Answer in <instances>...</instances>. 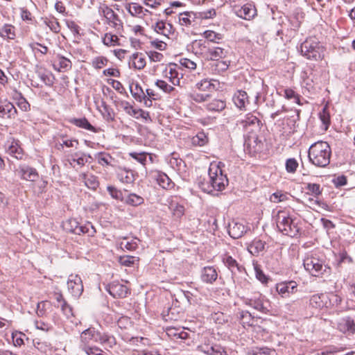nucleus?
Returning a JSON list of instances; mask_svg holds the SVG:
<instances>
[{
    "label": "nucleus",
    "mask_w": 355,
    "mask_h": 355,
    "mask_svg": "<svg viewBox=\"0 0 355 355\" xmlns=\"http://www.w3.org/2000/svg\"><path fill=\"white\" fill-rule=\"evenodd\" d=\"M331 150L326 141H319L313 144L309 149V162L317 167L324 168L330 163Z\"/></svg>",
    "instance_id": "obj_1"
},
{
    "label": "nucleus",
    "mask_w": 355,
    "mask_h": 355,
    "mask_svg": "<svg viewBox=\"0 0 355 355\" xmlns=\"http://www.w3.org/2000/svg\"><path fill=\"white\" fill-rule=\"evenodd\" d=\"M276 223L278 230L284 235L295 237L300 232V227L295 223V218L289 212L285 210L278 211L276 216Z\"/></svg>",
    "instance_id": "obj_2"
},
{
    "label": "nucleus",
    "mask_w": 355,
    "mask_h": 355,
    "mask_svg": "<svg viewBox=\"0 0 355 355\" xmlns=\"http://www.w3.org/2000/svg\"><path fill=\"white\" fill-rule=\"evenodd\" d=\"M302 55L309 60H320L324 57V47L315 37H309L300 45Z\"/></svg>",
    "instance_id": "obj_3"
},
{
    "label": "nucleus",
    "mask_w": 355,
    "mask_h": 355,
    "mask_svg": "<svg viewBox=\"0 0 355 355\" xmlns=\"http://www.w3.org/2000/svg\"><path fill=\"white\" fill-rule=\"evenodd\" d=\"M304 266L306 270L315 277H319L325 272H330V268L324 264V260L313 254L307 256L304 259Z\"/></svg>",
    "instance_id": "obj_4"
},
{
    "label": "nucleus",
    "mask_w": 355,
    "mask_h": 355,
    "mask_svg": "<svg viewBox=\"0 0 355 355\" xmlns=\"http://www.w3.org/2000/svg\"><path fill=\"white\" fill-rule=\"evenodd\" d=\"M214 191H220L228 184V179L217 165H211L208 173Z\"/></svg>",
    "instance_id": "obj_5"
},
{
    "label": "nucleus",
    "mask_w": 355,
    "mask_h": 355,
    "mask_svg": "<svg viewBox=\"0 0 355 355\" xmlns=\"http://www.w3.org/2000/svg\"><path fill=\"white\" fill-rule=\"evenodd\" d=\"M236 125L242 129L247 135L257 134L261 128V121L252 114H248L243 118L236 121Z\"/></svg>",
    "instance_id": "obj_6"
},
{
    "label": "nucleus",
    "mask_w": 355,
    "mask_h": 355,
    "mask_svg": "<svg viewBox=\"0 0 355 355\" xmlns=\"http://www.w3.org/2000/svg\"><path fill=\"white\" fill-rule=\"evenodd\" d=\"M98 13L103 15L107 21V24L115 29L119 30L123 27V23L119 17L107 5L98 7Z\"/></svg>",
    "instance_id": "obj_7"
},
{
    "label": "nucleus",
    "mask_w": 355,
    "mask_h": 355,
    "mask_svg": "<svg viewBox=\"0 0 355 355\" xmlns=\"http://www.w3.org/2000/svg\"><path fill=\"white\" fill-rule=\"evenodd\" d=\"M70 225L69 231L76 234H87L89 236H94L96 233V229L90 222H86L85 224H80L76 219L69 220Z\"/></svg>",
    "instance_id": "obj_8"
},
{
    "label": "nucleus",
    "mask_w": 355,
    "mask_h": 355,
    "mask_svg": "<svg viewBox=\"0 0 355 355\" xmlns=\"http://www.w3.org/2000/svg\"><path fill=\"white\" fill-rule=\"evenodd\" d=\"M180 70L181 69L178 64L170 63L163 71V76L168 78L173 85L180 86V79L183 77V74Z\"/></svg>",
    "instance_id": "obj_9"
},
{
    "label": "nucleus",
    "mask_w": 355,
    "mask_h": 355,
    "mask_svg": "<svg viewBox=\"0 0 355 355\" xmlns=\"http://www.w3.org/2000/svg\"><path fill=\"white\" fill-rule=\"evenodd\" d=\"M244 146L250 154H256L262 151L263 143L257 134L247 135Z\"/></svg>",
    "instance_id": "obj_10"
},
{
    "label": "nucleus",
    "mask_w": 355,
    "mask_h": 355,
    "mask_svg": "<svg viewBox=\"0 0 355 355\" xmlns=\"http://www.w3.org/2000/svg\"><path fill=\"white\" fill-rule=\"evenodd\" d=\"M234 12L236 16L245 20H251L257 15L255 6L251 3H247L242 6H234Z\"/></svg>",
    "instance_id": "obj_11"
},
{
    "label": "nucleus",
    "mask_w": 355,
    "mask_h": 355,
    "mask_svg": "<svg viewBox=\"0 0 355 355\" xmlns=\"http://www.w3.org/2000/svg\"><path fill=\"white\" fill-rule=\"evenodd\" d=\"M67 288L72 296L79 297L83 291L81 278L77 275H69L67 281Z\"/></svg>",
    "instance_id": "obj_12"
},
{
    "label": "nucleus",
    "mask_w": 355,
    "mask_h": 355,
    "mask_svg": "<svg viewBox=\"0 0 355 355\" xmlns=\"http://www.w3.org/2000/svg\"><path fill=\"white\" fill-rule=\"evenodd\" d=\"M105 289L114 298L125 297L129 293L126 286L115 281L107 284Z\"/></svg>",
    "instance_id": "obj_13"
},
{
    "label": "nucleus",
    "mask_w": 355,
    "mask_h": 355,
    "mask_svg": "<svg viewBox=\"0 0 355 355\" xmlns=\"http://www.w3.org/2000/svg\"><path fill=\"white\" fill-rule=\"evenodd\" d=\"M6 152L12 157L21 159L24 156V150L20 145V141L12 137L9 138L6 144Z\"/></svg>",
    "instance_id": "obj_14"
},
{
    "label": "nucleus",
    "mask_w": 355,
    "mask_h": 355,
    "mask_svg": "<svg viewBox=\"0 0 355 355\" xmlns=\"http://www.w3.org/2000/svg\"><path fill=\"white\" fill-rule=\"evenodd\" d=\"M336 328L342 333L348 335L354 334L355 332L354 320L350 317H345L336 322Z\"/></svg>",
    "instance_id": "obj_15"
},
{
    "label": "nucleus",
    "mask_w": 355,
    "mask_h": 355,
    "mask_svg": "<svg viewBox=\"0 0 355 355\" xmlns=\"http://www.w3.org/2000/svg\"><path fill=\"white\" fill-rule=\"evenodd\" d=\"M16 172L21 179L27 181L34 182L39 178L36 169L27 165H20Z\"/></svg>",
    "instance_id": "obj_16"
},
{
    "label": "nucleus",
    "mask_w": 355,
    "mask_h": 355,
    "mask_svg": "<svg viewBox=\"0 0 355 355\" xmlns=\"http://www.w3.org/2000/svg\"><path fill=\"white\" fill-rule=\"evenodd\" d=\"M297 286L294 281L284 282L277 284L276 291L282 297H287L297 291Z\"/></svg>",
    "instance_id": "obj_17"
},
{
    "label": "nucleus",
    "mask_w": 355,
    "mask_h": 355,
    "mask_svg": "<svg viewBox=\"0 0 355 355\" xmlns=\"http://www.w3.org/2000/svg\"><path fill=\"white\" fill-rule=\"evenodd\" d=\"M152 28L155 33L167 39H169L170 35L174 33L173 25L169 23H166L163 20L156 22L152 26Z\"/></svg>",
    "instance_id": "obj_18"
},
{
    "label": "nucleus",
    "mask_w": 355,
    "mask_h": 355,
    "mask_svg": "<svg viewBox=\"0 0 355 355\" xmlns=\"http://www.w3.org/2000/svg\"><path fill=\"white\" fill-rule=\"evenodd\" d=\"M248 231V227L242 223L233 220L229 224L228 233L233 239H239Z\"/></svg>",
    "instance_id": "obj_19"
},
{
    "label": "nucleus",
    "mask_w": 355,
    "mask_h": 355,
    "mask_svg": "<svg viewBox=\"0 0 355 355\" xmlns=\"http://www.w3.org/2000/svg\"><path fill=\"white\" fill-rule=\"evenodd\" d=\"M120 105L123 109V110L130 116H136V114L140 113V116L142 119L145 120H150V116L148 112L144 111L141 109H135L128 101H121Z\"/></svg>",
    "instance_id": "obj_20"
},
{
    "label": "nucleus",
    "mask_w": 355,
    "mask_h": 355,
    "mask_svg": "<svg viewBox=\"0 0 355 355\" xmlns=\"http://www.w3.org/2000/svg\"><path fill=\"white\" fill-rule=\"evenodd\" d=\"M200 351L208 355H227V352L220 345L203 344L199 346Z\"/></svg>",
    "instance_id": "obj_21"
},
{
    "label": "nucleus",
    "mask_w": 355,
    "mask_h": 355,
    "mask_svg": "<svg viewBox=\"0 0 355 355\" xmlns=\"http://www.w3.org/2000/svg\"><path fill=\"white\" fill-rule=\"evenodd\" d=\"M201 279L203 282L213 284L218 277V272L214 266H205L201 270Z\"/></svg>",
    "instance_id": "obj_22"
},
{
    "label": "nucleus",
    "mask_w": 355,
    "mask_h": 355,
    "mask_svg": "<svg viewBox=\"0 0 355 355\" xmlns=\"http://www.w3.org/2000/svg\"><path fill=\"white\" fill-rule=\"evenodd\" d=\"M118 180L123 184H132L135 181V174L134 171L125 168H120L116 172Z\"/></svg>",
    "instance_id": "obj_23"
},
{
    "label": "nucleus",
    "mask_w": 355,
    "mask_h": 355,
    "mask_svg": "<svg viewBox=\"0 0 355 355\" xmlns=\"http://www.w3.org/2000/svg\"><path fill=\"white\" fill-rule=\"evenodd\" d=\"M100 332L94 327H89L83 331L80 334V340L85 345H87L91 340L98 342Z\"/></svg>",
    "instance_id": "obj_24"
},
{
    "label": "nucleus",
    "mask_w": 355,
    "mask_h": 355,
    "mask_svg": "<svg viewBox=\"0 0 355 355\" xmlns=\"http://www.w3.org/2000/svg\"><path fill=\"white\" fill-rule=\"evenodd\" d=\"M53 298L57 301L58 306H60L62 312L67 318L73 316L71 306L67 304L60 292H54Z\"/></svg>",
    "instance_id": "obj_25"
},
{
    "label": "nucleus",
    "mask_w": 355,
    "mask_h": 355,
    "mask_svg": "<svg viewBox=\"0 0 355 355\" xmlns=\"http://www.w3.org/2000/svg\"><path fill=\"white\" fill-rule=\"evenodd\" d=\"M17 114V110L12 103L8 101L0 102V117L12 118Z\"/></svg>",
    "instance_id": "obj_26"
},
{
    "label": "nucleus",
    "mask_w": 355,
    "mask_h": 355,
    "mask_svg": "<svg viewBox=\"0 0 355 355\" xmlns=\"http://www.w3.org/2000/svg\"><path fill=\"white\" fill-rule=\"evenodd\" d=\"M125 9L133 17L139 18L144 17L149 11L144 9L141 5L137 3H130L125 6Z\"/></svg>",
    "instance_id": "obj_27"
},
{
    "label": "nucleus",
    "mask_w": 355,
    "mask_h": 355,
    "mask_svg": "<svg viewBox=\"0 0 355 355\" xmlns=\"http://www.w3.org/2000/svg\"><path fill=\"white\" fill-rule=\"evenodd\" d=\"M266 242L259 239H254L249 245L248 249L250 254L254 256H258L266 249Z\"/></svg>",
    "instance_id": "obj_28"
},
{
    "label": "nucleus",
    "mask_w": 355,
    "mask_h": 355,
    "mask_svg": "<svg viewBox=\"0 0 355 355\" xmlns=\"http://www.w3.org/2000/svg\"><path fill=\"white\" fill-rule=\"evenodd\" d=\"M219 84V82L216 80L204 79L196 84V87L202 92H212L217 89V85Z\"/></svg>",
    "instance_id": "obj_29"
},
{
    "label": "nucleus",
    "mask_w": 355,
    "mask_h": 355,
    "mask_svg": "<svg viewBox=\"0 0 355 355\" xmlns=\"http://www.w3.org/2000/svg\"><path fill=\"white\" fill-rule=\"evenodd\" d=\"M232 100L235 105L242 110L245 108V104L248 103V96L245 91L239 90L234 94Z\"/></svg>",
    "instance_id": "obj_30"
},
{
    "label": "nucleus",
    "mask_w": 355,
    "mask_h": 355,
    "mask_svg": "<svg viewBox=\"0 0 355 355\" xmlns=\"http://www.w3.org/2000/svg\"><path fill=\"white\" fill-rule=\"evenodd\" d=\"M207 58L213 61H216L223 58L226 55V51L218 46L209 48L207 52Z\"/></svg>",
    "instance_id": "obj_31"
},
{
    "label": "nucleus",
    "mask_w": 355,
    "mask_h": 355,
    "mask_svg": "<svg viewBox=\"0 0 355 355\" xmlns=\"http://www.w3.org/2000/svg\"><path fill=\"white\" fill-rule=\"evenodd\" d=\"M69 122L76 125L77 127L92 131L93 132H97L96 128L94 127L85 117L80 119L73 118L69 120Z\"/></svg>",
    "instance_id": "obj_32"
},
{
    "label": "nucleus",
    "mask_w": 355,
    "mask_h": 355,
    "mask_svg": "<svg viewBox=\"0 0 355 355\" xmlns=\"http://www.w3.org/2000/svg\"><path fill=\"white\" fill-rule=\"evenodd\" d=\"M56 66L59 67L58 69V71H67L71 68V62L69 59L62 55H58L56 56L55 64H53L55 69H57Z\"/></svg>",
    "instance_id": "obj_33"
},
{
    "label": "nucleus",
    "mask_w": 355,
    "mask_h": 355,
    "mask_svg": "<svg viewBox=\"0 0 355 355\" xmlns=\"http://www.w3.org/2000/svg\"><path fill=\"white\" fill-rule=\"evenodd\" d=\"M0 37L7 40H14L16 37L15 27L6 24L0 28Z\"/></svg>",
    "instance_id": "obj_34"
},
{
    "label": "nucleus",
    "mask_w": 355,
    "mask_h": 355,
    "mask_svg": "<svg viewBox=\"0 0 355 355\" xmlns=\"http://www.w3.org/2000/svg\"><path fill=\"white\" fill-rule=\"evenodd\" d=\"M130 91L134 98L141 102L145 98V93L139 83H132L130 85Z\"/></svg>",
    "instance_id": "obj_35"
},
{
    "label": "nucleus",
    "mask_w": 355,
    "mask_h": 355,
    "mask_svg": "<svg viewBox=\"0 0 355 355\" xmlns=\"http://www.w3.org/2000/svg\"><path fill=\"white\" fill-rule=\"evenodd\" d=\"M230 66V61L218 60L211 64V69L213 73L220 74L227 70Z\"/></svg>",
    "instance_id": "obj_36"
},
{
    "label": "nucleus",
    "mask_w": 355,
    "mask_h": 355,
    "mask_svg": "<svg viewBox=\"0 0 355 355\" xmlns=\"http://www.w3.org/2000/svg\"><path fill=\"white\" fill-rule=\"evenodd\" d=\"M223 261L232 273H235L237 271H241V267L239 265L237 261L234 259H233L230 255L225 254L223 257Z\"/></svg>",
    "instance_id": "obj_37"
},
{
    "label": "nucleus",
    "mask_w": 355,
    "mask_h": 355,
    "mask_svg": "<svg viewBox=\"0 0 355 355\" xmlns=\"http://www.w3.org/2000/svg\"><path fill=\"white\" fill-rule=\"evenodd\" d=\"M156 180L158 184L165 189H171L174 185V183L168 176L164 173H158L156 176Z\"/></svg>",
    "instance_id": "obj_38"
},
{
    "label": "nucleus",
    "mask_w": 355,
    "mask_h": 355,
    "mask_svg": "<svg viewBox=\"0 0 355 355\" xmlns=\"http://www.w3.org/2000/svg\"><path fill=\"white\" fill-rule=\"evenodd\" d=\"M80 177L85 182V186L89 189L95 190L98 187L99 183L98 178L95 175L83 173Z\"/></svg>",
    "instance_id": "obj_39"
},
{
    "label": "nucleus",
    "mask_w": 355,
    "mask_h": 355,
    "mask_svg": "<svg viewBox=\"0 0 355 355\" xmlns=\"http://www.w3.org/2000/svg\"><path fill=\"white\" fill-rule=\"evenodd\" d=\"M97 343L103 345L106 348H112L116 343V339L113 336L101 332Z\"/></svg>",
    "instance_id": "obj_40"
},
{
    "label": "nucleus",
    "mask_w": 355,
    "mask_h": 355,
    "mask_svg": "<svg viewBox=\"0 0 355 355\" xmlns=\"http://www.w3.org/2000/svg\"><path fill=\"white\" fill-rule=\"evenodd\" d=\"M226 107L224 101L220 99H214L206 105V108L211 112H220Z\"/></svg>",
    "instance_id": "obj_41"
},
{
    "label": "nucleus",
    "mask_w": 355,
    "mask_h": 355,
    "mask_svg": "<svg viewBox=\"0 0 355 355\" xmlns=\"http://www.w3.org/2000/svg\"><path fill=\"white\" fill-rule=\"evenodd\" d=\"M124 202L126 205L137 207L142 205L144 202V199L135 193H131L124 200Z\"/></svg>",
    "instance_id": "obj_42"
},
{
    "label": "nucleus",
    "mask_w": 355,
    "mask_h": 355,
    "mask_svg": "<svg viewBox=\"0 0 355 355\" xmlns=\"http://www.w3.org/2000/svg\"><path fill=\"white\" fill-rule=\"evenodd\" d=\"M238 317L244 327H245V326L251 327L253 325L254 318L250 312L242 311L239 313Z\"/></svg>",
    "instance_id": "obj_43"
},
{
    "label": "nucleus",
    "mask_w": 355,
    "mask_h": 355,
    "mask_svg": "<svg viewBox=\"0 0 355 355\" xmlns=\"http://www.w3.org/2000/svg\"><path fill=\"white\" fill-rule=\"evenodd\" d=\"M194 18L195 15L192 12H182L179 15V22L182 26H189L191 24Z\"/></svg>",
    "instance_id": "obj_44"
},
{
    "label": "nucleus",
    "mask_w": 355,
    "mask_h": 355,
    "mask_svg": "<svg viewBox=\"0 0 355 355\" xmlns=\"http://www.w3.org/2000/svg\"><path fill=\"white\" fill-rule=\"evenodd\" d=\"M129 155L131 157L137 160L138 162L141 163L143 166L146 165L148 157L149 159L151 162H153V157H151V155L145 152H132L130 153Z\"/></svg>",
    "instance_id": "obj_45"
},
{
    "label": "nucleus",
    "mask_w": 355,
    "mask_h": 355,
    "mask_svg": "<svg viewBox=\"0 0 355 355\" xmlns=\"http://www.w3.org/2000/svg\"><path fill=\"white\" fill-rule=\"evenodd\" d=\"M139 242V239L134 238L131 241H121L119 245L120 248L123 250L134 251L137 249Z\"/></svg>",
    "instance_id": "obj_46"
},
{
    "label": "nucleus",
    "mask_w": 355,
    "mask_h": 355,
    "mask_svg": "<svg viewBox=\"0 0 355 355\" xmlns=\"http://www.w3.org/2000/svg\"><path fill=\"white\" fill-rule=\"evenodd\" d=\"M248 304L261 313H266L268 311L264 305L263 299L260 297L258 299H250Z\"/></svg>",
    "instance_id": "obj_47"
},
{
    "label": "nucleus",
    "mask_w": 355,
    "mask_h": 355,
    "mask_svg": "<svg viewBox=\"0 0 355 355\" xmlns=\"http://www.w3.org/2000/svg\"><path fill=\"white\" fill-rule=\"evenodd\" d=\"M191 141L194 146H203L208 142V137L205 132H200L193 137Z\"/></svg>",
    "instance_id": "obj_48"
},
{
    "label": "nucleus",
    "mask_w": 355,
    "mask_h": 355,
    "mask_svg": "<svg viewBox=\"0 0 355 355\" xmlns=\"http://www.w3.org/2000/svg\"><path fill=\"white\" fill-rule=\"evenodd\" d=\"M132 61L135 68L137 69H142L146 66V60L141 53H134L132 55Z\"/></svg>",
    "instance_id": "obj_49"
},
{
    "label": "nucleus",
    "mask_w": 355,
    "mask_h": 355,
    "mask_svg": "<svg viewBox=\"0 0 355 355\" xmlns=\"http://www.w3.org/2000/svg\"><path fill=\"white\" fill-rule=\"evenodd\" d=\"M256 278L263 284L267 285L270 280V277L264 274L258 264H254Z\"/></svg>",
    "instance_id": "obj_50"
},
{
    "label": "nucleus",
    "mask_w": 355,
    "mask_h": 355,
    "mask_svg": "<svg viewBox=\"0 0 355 355\" xmlns=\"http://www.w3.org/2000/svg\"><path fill=\"white\" fill-rule=\"evenodd\" d=\"M324 295H313L311 296L309 304L310 305L315 309H321L324 306V302L322 300Z\"/></svg>",
    "instance_id": "obj_51"
},
{
    "label": "nucleus",
    "mask_w": 355,
    "mask_h": 355,
    "mask_svg": "<svg viewBox=\"0 0 355 355\" xmlns=\"http://www.w3.org/2000/svg\"><path fill=\"white\" fill-rule=\"evenodd\" d=\"M272 350L267 347H253L248 351V355H270Z\"/></svg>",
    "instance_id": "obj_52"
},
{
    "label": "nucleus",
    "mask_w": 355,
    "mask_h": 355,
    "mask_svg": "<svg viewBox=\"0 0 355 355\" xmlns=\"http://www.w3.org/2000/svg\"><path fill=\"white\" fill-rule=\"evenodd\" d=\"M299 164L296 159L288 158L286 160L285 168L288 173H295L298 168Z\"/></svg>",
    "instance_id": "obj_53"
},
{
    "label": "nucleus",
    "mask_w": 355,
    "mask_h": 355,
    "mask_svg": "<svg viewBox=\"0 0 355 355\" xmlns=\"http://www.w3.org/2000/svg\"><path fill=\"white\" fill-rule=\"evenodd\" d=\"M107 191L112 198L121 201L123 200L122 191L115 187L109 185L107 187Z\"/></svg>",
    "instance_id": "obj_54"
},
{
    "label": "nucleus",
    "mask_w": 355,
    "mask_h": 355,
    "mask_svg": "<svg viewBox=\"0 0 355 355\" xmlns=\"http://www.w3.org/2000/svg\"><path fill=\"white\" fill-rule=\"evenodd\" d=\"M98 162L102 166H110L111 165V161L112 157L108 153H99L97 155Z\"/></svg>",
    "instance_id": "obj_55"
},
{
    "label": "nucleus",
    "mask_w": 355,
    "mask_h": 355,
    "mask_svg": "<svg viewBox=\"0 0 355 355\" xmlns=\"http://www.w3.org/2000/svg\"><path fill=\"white\" fill-rule=\"evenodd\" d=\"M103 112H102V115L103 119L107 122L113 121L114 120V114L112 110L104 102L103 103Z\"/></svg>",
    "instance_id": "obj_56"
},
{
    "label": "nucleus",
    "mask_w": 355,
    "mask_h": 355,
    "mask_svg": "<svg viewBox=\"0 0 355 355\" xmlns=\"http://www.w3.org/2000/svg\"><path fill=\"white\" fill-rule=\"evenodd\" d=\"M38 76L40 80L47 86H52L54 83V78L51 73H44L40 71L38 73Z\"/></svg>",
    "instance_id": "obj_57"
},
{
    "label": "nucleus",
    "mask_w": 355,
    "mask_h": 355,
    "mask_svg": "<svg viewBox=\"0 0 355 355\" xmlns=\"http://www.w3.org/2000/svg\"><path fill=\"white\" fill-rule=\"evenodd\" d=\"M118 40V37L111 33H106L103 38V42L106 46H115L117 44Z\"/></svg>",
    "instance_id": "obj_58"
},
{
    "label": "nucleus",
    "mask_w": 355,
    "mask_h": 355,
    "mask_svg": "<svg viewBox=\"0 0 355 355\" xmlns=\"http://www.w3.org/2000/svg\"><path fill=\"white\" fill-rule=\"evenodd\" d=\"M204 37L209 41L212 42L218 43V40L222 39L221 35L215 33L213 31H206L203 33Z\"/></svg>",
    "instance_id": "obj_59"
},
{
    "label": "nucleus",
    "mask_w": 355,
    "mask_h": 355,
    "mask_svg": "<svg viewBox=\"0 0 355 355\" xmlns=\"http://www.w3.org/2000/svg\"><path fill=\"white\" fill-rule=\"evenodd\" d=\"M319 117L322 124L324 125V129L325 130H327L330 124V115L327 112V108H323L322 111L319 114Z\"/></svg>",
    "instance_id": "obj_60"
},
{
    "label": "nucleus",
    "mask_w": 355,
    "mask_h": 355,
    "mask_svg": "<svg viewBox=\"0 0 355 355\" xmlns=\"http://www.w3.org/2000/svg\"><path fill=\"white\" fill-rule=\"evenodd\" d=\"M284 96L287 99H293L294 102L297 104H300V96L297 94L295 93L294 90L291 88H286L284 89Z\"/></svg>",
    "instance_id": "obj_61"
},
{
    "label": "nucleus",
    "mask_w": 355,
    "mask_h": 355,
    "mask_svg": "<svg viewBox=\"0 0 355 355\" xmlns=\"http://www.w3.org/2000/svg\"><path fill=\"white\" fill-rule=\"evenodd\" d=\"M155 85L165 93L170 94L175 90L173 87L169 85L166 82L162 80H157Z\"/></svg>",
    "instance_id": "obj_62"
},
{
    "label": "nucleus",
    "mask_w": 355,
    "mask_h": 355,
    "mask_svg": "<svg viewBox=\"0 0 355 355\" xmlns=\"http://www.w3.org/2000/svg\"><path fill=\"white\" fill-rule=\"evenodd\" d=\"M190 97L197 103H202L207 101L209 98L210 95L209 94L193 92L190 95Z\"/></svg>",
    "instance_id": "obj_63"
},
{
    "label": "nucleus",
    "mask_w": 355,
    "mask_h": 355,
    "mask_svg": "<svg viewBox=\"0 0 355 355\" xmlns=\"http://www.w3.org/2000/svg\"><path fill=\"white\" fill-rule=\"evenodd\" d=\"M83 350L87 355H104L103 354V351L98 347H90L87 345H85L83 347Z\"/></svg>",
    "instance_id": "obj_64"
}]
</instances>
